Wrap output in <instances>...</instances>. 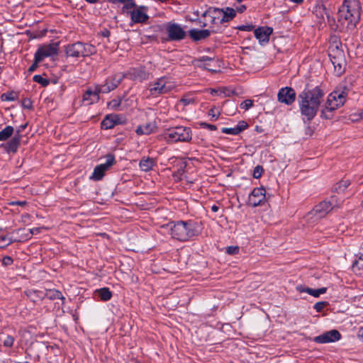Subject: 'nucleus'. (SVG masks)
Wrapping results in <instances>:
<instances>
[{
    "label": "nucleus",
    "mask_w": 363,
    "mask_h": 363,
    "mask_svg": "<svg viewBox=\"0 0 363 363\" xmlns=\"http://www.w3.org/2000/svg\"><path fill=\"white\" fill-rule=\"evenodd\" d=\"M324 91L318 87L304 90L298 96L299 110L303 119L311 121L324 101Z\"/></svg>",
    "instance_id": "nucleus-1"
},
{
    "label": "nucleus",
    "mask_w": 363,
    "mask_h": 363,
    "mask_svg": "<svg viewBox=\"0 0 363 363\" xmlns=\"http://www.w3.org/2000/svg\"><path fill=\"white\" fill-rule=\"evenodd\" d=\"M360 18L359 0H344L337 13L338 21L347 28H353Z\"/></svg>",
    "instance_id": "nucleus-2"
},
{
    "label": "nucleus",
    "mask_w": 363,
    "mask_h": 363,
    "mask_svg": "<svg viewBox=\"0 0 363 363\" xmlns=\"http://www.w3.org/2000/svg\"><path fill=\"white\" fill-rule=\"evenodd\" d=\"M347 91L346 89L341 90H335L327 97L324 108L321 111L320 116L323 118H330L328 112H333L340 107L342 106L346 101Z\"/></svg>",
    "instance_id": "nucleus-3"
},
{
    "label": "nucleus",
    "mask_w": 363,
    "mask_h": 363,
    "mask_svg": "<svg viewBox=\"0 0 363 363\" xmlns=\"http://www.w3.org/2000/svg\"><path fill=\"white\" fill-rule=\"evenodd\" d=\"M340 45L339 41L335 40L330 43L328 48V56L337 74H341L345 67V55Z\"/></svg>",
    "instance_id": "nucleus-4"
},
{
    "label": "nucleus",
    "mask_w": 363,
    "mask_h": 363,
    "mask_svg": "<svg viewBox=\"0 0 363 363\" xmlns=\"http://www.w3.org/2000/svg\"><path fill=\"white\" fill-rule=\"evenodd\" d=\"M164 139L169 143L189 142L192 138L190 128L175 126L167 129L164 133Z\"/></svg>",
    "instance_id": "nucleus-5"
},
{
    "label": "nucleus",
    "mask_w": 363,
    "mask_h": 363,
    "mask_svg": "<svg viewBox=\"0 0 363 363\" xmlns=\"http://www.w3.org/2000/svg\"><path fill=\"white\" fill-rule=\"evenodd\" d=\"M171 231L172 238L185 241L194 235V230L190 222L178 221L167 225Z\"/></svg>",
    "instance_id": "nucleus-6"
},
{
    "label": "nucleus",
    "mask_w": 363,
    "mask_h": 363,
    "mask_svg": "<svg viewBox=\"0 0 363 363\" xmlns=\"http://www.w3.org/2000/svg\"><path fill=\"white\" fill-rule=\"evenodd\" d=\"M176 86V83L170 78L162 77L150 83L147 91L149 92L150 95L157 96L169 93L173 90Z\"/></svg>",
    "instance_id": "nucleus-7"
},
{
    "label": "nucleus",
    "mask_w": 363,
    "mask_h": 363,
    "mask_svg": "<svg viewBox=\"0 0 363 363\" xmlns=\"http://www.w3.org/2000/svg\"><path fill=\"white\" fill-rule=\"evenodd\" d=\"M66 55L72 57H87L96 52V48L87 43L80 42L68 45L65 48Z\"/></svg>",
    "instance_id": "nucleus-8"
},
{
    "label": "nucleus",
    "mask_w": 363,
    "mask_h": 363,
    "mask_svg": "<svg viewBox=\"0 0 363 363\" xmlns=\"http://www.w3.org/2000/svg\"><path fill=\"white\" fill-rule=\"evenodd\" d=\"M115 157L113 155H108L106 157V162L104 164H100L97 165L92 172L91 176L90 177L91 179L99 181L103 178L104 174L106 171H108L111 167H112L115 164Z\"/></svg>",
    "instance_id": "nucleus-9"
},
{
    "label": "nucleus",
    "mask_w": 363,
    "mask_h": 363,
    "mask_svg": "<svg viewBox=\"0 0 363 363\" xmlns=\"http://www.w3.org/2000/svg\"><path fill=\"white\" fill-rule=\"evenodd\" d=\"M202 16L208 18L215 29L218 30L219 24L223 23V10L219 8H209L203 13Z\"/></svg>",
    "instance_id": "nucleus-10"
},
{
    "label": "nucleus",
    "mask_w": 363,
    "mask_h": 363,
    "mask_svg": "<svg viewBox=\"0 0 363 363\" xmlns=\"http://www.w3.org/2000/svg\"><path fill=\"white\" fill-rule=\"evenodd\" d=\"M266 190L263 187L255 188L248 197V203L256 207L262 205L265 201Z\"/></svg>",
    "instance_id": "nucleus-11"
},
{
    "label": "nucleus",
    "mask_w": 363,
    "mask_h": 363,
    "mask_svg": "<svg viewBox=\"0 0 363 363\" xmlns=\"http://www.w3.org/2000/svg\"><path fill=\"white\" fill-rule=\"evenodd\" d=\"M335 199L332 198L331 201H324L317 205L313 210L312 212L309 213L308 216H315L318 218H322L325 216L328 212L332 211L335 207L334 205Z\"/></svg>",
    "instance_id": "nucleus-12"
},
{
    "label": "nucleus",
    "mask_w": 363,
    "mask_h": 363,
    "mask_svg": "<svg viewBox=\"0 0 363 363\" xmlns=\"http://www.w3.org/2000/svg\"><path fill=\"white\" fill-rule=\"evenodd\" d=\"M57 44H50L41 46L35 53L36 55V62H41L45 57L55 55L57 53Z\"/></svg>",
    "instance_id": "nucleus-13"
},
{
    "label": "nucleus",
    "mask_w": 363,
    "mask_h": 363,
    "mask_svg": "<svg viewBox=\"0 0 363 363\" xmlns=\"http://www.w3.org/2000/svg\"><path fill=\"white\" fill-rule=\"evenodd\" d=\"M124 78L123 73H117L108 77L104 84L100 85L102 93H108L115 89Z\"/></svg>",
    "instance_id": "nucleus-14"
},
{
    "label": "nucleus",
    "mask_w": 363,
    "mask_h": 363,
    "mask_svg": "<svg viewBox=\"0 0 363 363\" xmlns=\"http://www.w3.org/2000/svg\"><path fill=\"white\" fill-rule=\"evenodd\" d=\"M277 99L280 103L291 105L295 101L296 92L291 87L281 88L278 92Z\"/></svg>",
    "instance_id": "nucleus-15"
},
{
    "label": "nucleus",
    "mask_w": 363,
    "mask_h": 363,
    "mask_svg": "<svg viewBox=\"0 0 363 363\" xmlns=\"http://www.w3.org/2000/svg\"><path fill=\"white\" fill-rule=\"evenodd\" d=\"M166 30L171 40H181L186 36V33L184 29L176 23L167 24Z\"/></svg>",
    "instance_id": "nucleus-16"
},
{
    "label": "nucleus",
    "mask_w": 363,
    "mask_h": 363,
    "mask_svg": "<svg viewBox=\"0 0 363 363\" xmlns=\"http://www.w3.org/2000/svg\"><path fill=\"white\" fill-rule=\"evenodd\" d=\"M340 333L336 330H332L314 337V341L318 343H328L339 340Z\"/></svg>",
    "instance_id": "nucleus-17"
},
{
    "label": "nucleus",
    "mask_w": 363,
    "mask_h": 363,
    "mask_svg": "<svg viewBox=\"0 0 363 363\" xmlns=\"http://www.w3.org/2000/svg\"><path fill=\"white\" fill-rule=\"evenodd\" d=\"M101 92L100 85H96L94 88L88 89L83 96V102L85 105H91L97 102L99 99V94Z\"/></svg>",
    "instance_id": "nucleus-18"
},
{
    "label": "nucleus",
    "mask_w": 363,
    "mask_h": 363,
    "mask_svg": "<svg viewBox=\"0 0 363 363\" xmlns=\"http://www.w3.org/2000/svg\"><path fill=\"white\" fill-rule=\"evenodd\" d=\"M21 138L20 130H17L13 138L6 143L1 144L0 147L3 148L6 152H16L20 145Z\"/></svg>",
    "instance_id": "nucleus-19"
},
{
    "label": "nucleus",
    "mask_w": 363,
    "mask_h": 363,
    "mask_svg": "<svg viewBox=\"0 0 363 363\" xmlns=\"http://www.w3.org/2000/svg\"><path fill=\"white\" fill-rule=\"evenodd\" d=\"M212 32H217V29L214 27H211V30L191 29L189 30V35L194 40L197 41L208 38Z\"/></svg>",
    "instance_id": "nucleus-20"
},
{
    "label": "nucleus",
    "mask_w": 363,
    "mask_h": 363,
    "mask_svg": "<svg viewBox=\"0 0 363 363\" xmlns=\"http://www.w3.org/2000/svg\"><path fill=\"white\" fill-rule=\"evenodd\" d=\"M272 31L273 30L270 27H259L255 30V35L260 43H267Z\"/></svg>",
    "instance_id": "nucleus-21"
},
{
    "label": "nucleus",
    "mask_w": 363,
    "mask_h": 363,
    "mask_svg": "<svg viewBox=\"0 0 363 363\" xmlns=\"http://www.w3.org/2000/svg\"><path fill=\"white\" fill-rule=\"evenodd\" d=\"M130 17L132 22L135 23H144L148 18V16L143 7L133 9V11H130Z\"/></svg>",
    "instance_id": "nucleus-22"
},
{
    "label": "nucleus",
    "mask_w": 363,
    "mask_h": 363,
    "mask_svg": "<svg viewBox=\"0 0 363 363\" xmlns=\"http://www.w3.org/2000/svg\"><path fill=\"white\" fill-rule=\"evenodd\" d=\"M121 123V118L116 114H110L105 117L101 122V128L108 130L113 128L116 125Z\"/></svg>",
    "instance_id": "nucleus-23"
},
{
    "label": "nucleus",
    "mask_w": 363,
    "mask_h": 363,
    "mask_svg": "<svg viewBox=\"0 0 363 363\" xmlns=\"http://www.w3.org/2000/svg\"><path fill=\"white\" fill-rule=\"evenodd\" d=\"M130 77L136 80H145L149 77V73L143 67L134 68L129 72Z\"/></svg>",
    "instance_id": "nucleus-24"
},
{
    "label": "nucleus",
    "mask_w": 363,
    "mask_h": 363,
    "mask_svg": "<svg viewBox=\"0 0 363 363\" xmlns=\"http://www.w3.org/2000/svg\"><path fill=\"white\" fill-rule=\"evenodd\" d=\"M156 125L154 123H150L145 125L138 126L135 130L138 135H149L156 130Z\"/></svg>",
    "instance_id": "nucleus-25"
},
{
    "label": "nucleus",
    "mask_w": 363,
    "mask_h": 363,
    "mask_svg": "<svg viewBox=\"0 0 363 363\" xmlns=\"http://www.w3.org/2000/svg\"><path fill=\"white\" fill-rule=\"evenodd\" d=\"M155 164L156 163L154 159L150 157H143L139 163V167L142 171L148 172L153 168Z\"/></svg>",
    "instance_id": "nucleus-26"
},
{
    "label": "nucleus",
    "mask_w": 363,
    "mask_h": 363,
    "mask_svg": "<svg viewBox=\"0 0 363 363\" xmlns=\"http://www.w3.org/2000/svg\"><path fill=\"white\" fill-rule=\"evenodd\" d=\"M314 13L319 18L323 20H324L325 17H327L328 18L330 17L329 12L327 11L325 6L322 4H318L315 7Z\"/></svg>",
    "instance_id": "nucleus-27"
},
{
    "label": "nucleus",
    "mask_w": 363,
    "mask_h": 363,
    "mask_svg": "<svg viewBox=\"0 0 363 363\" xmlns=\"http://www.w3.org/2000/svg\"><path fill=\"white\" fill-rule=\"evenodd\" d=\"M223 10V21L224 23L231 21L236 16V11L230 7L222 8Z\"/></svg>",
    "instance_id": "nucleus-28"
},
{
    "label": "nucleus",
    "mask_w": 363,
    "mask_h": 363,
    "mask_svg": "<svg viewBox=\"0 0 363 363\" xmlns=\"http://www.w3.org/2000/svg\"><path fill=\"white\" fill-rule=\"evenodd\" d=\"M200 64L199 66L212 72H216V69L213 66L211 65L212 63H215V61L209 57H203L199 60Z\"/></svg>",
    "instance_id": "nucleus-29"
},
{
    "label": "nucleus",
    "mask_w": 363,
    "mask_h": 363,
    "mask_svg": "<svg viewBox=\"0 0 363 363\" xmlns=\"http://www.w3.org/2000/svg\"><path fill=\"white\" fill-rule=\"evenodd\" d=\"M95 294L104 301L110 300L112 296V294L108 288H102L96 290Z\"/></svg>",
    "instance_id": "nucleus-30"
},
{
    "label": "nucleus",
    "mask_w": 363,
    "mask_h": 363,
    "mask_svg": "<svg viewBox=\"0 0 363 363\" xmlns=\"http://www.w3.org/2000/svg\"><path fill=\"white\" fill-rule=\"evenodd\" d=\"M45 297L50 300L55 299H61L64 300L65 297L62 296V293L55 289H49L45 292Z\"/></svg>",
    "instance_id": "nucleus-31"
},
{
    "label": "nucleus",
    "mask_w": 363,
    "mask_h": 363,
    "mask_svg": "<svg viewBox=\"0 0 363 363\" xmlns=\"http://www.w3.org/2000/svg\"><path fill=\"white\" fill-rule=\"evenodd\" d=\"M13 128L11 125H7L1 131H0V141L6 140L13 134Z\"/></svg>",
    "instance_id": "nucleus-32"
},
{
    "label": "nucleus",
    "mask_w": 363,
    "mask_h": 363,
    "mask_svg": "<svg viewBox=\"0 0 363 363\" xmlns=\"http://www.w3.org/2000/svg\"><path fill=\"white\" fill-rule=\"evenodd\" d=\"M116 2L123 4V11L130 13V11H133L135 8V4L133 0H116Z\"/></svg>",
    "instance_id": "nucleus-33"
},
{
    "label": "nucleus",
    "mask_w": 363,
    "mask_h": 363,
    "mask_svg": "<svg viewBox=\"0 0 363 363\" xmlns=\"http://www.w3.org/2000/svg\"><path fill=\"white\" fill-rule=\"evenodd\" d=\"M185 167H186L185 163L182 161H180L179 167L178 170L173 174V177L176 181H179L182 179V177L184 174Z\"/></svg>",
    "instance_id": "nucleus-34"
},
{
    "label": "nucleus",
    "mask_w": 363,
    "mask_h": 363,
    "mask_svg": "<svg viewBox=\"0 0 363 363\" xmlns=\"http://www.w3.org/2000/svg\"><path fill=\"white\" fill-rule=\"evenodd\" d=\"M352 269L354 272L363 269V255H361L358 259L354 262Z\"/></svg>",
    "instance_id": "nucleus-35"
},
{
    "label": "nucleus",
    "mask_w": 363,
    "mask_h": 363,
    "mask_svg": "<svg viewBox=\"0 0 363 363\" xmlns=\"http://www.w3.org/2000/svg\"><path fill=\"white\" fill-rule=\"evenodd\" d=\"M242 130V129L238 126L235 128H222V132L225 134L235 135L239 134Z\"/></svg>",
    "instance_id": "nucleus-36"
},
{
    "label": "nucleus",
    "mask_w": 363,
    "mask_h": 363,
    "mask_svg": "<svg viewBox=\"0 0 363 363\" xmlns=\"http://www.w3.org/2000/svg\"><path fill=\"white\" fill-rule=\"evenodd\" d=\"M350 184V182L349 180H342L340 181L335 187V189L338 192H343Z\"/></svg>",
    "instance_id": "nucleus-37"
},
{
    "label": "nucleus",
    "mask_w": 363,
    "mask_h": 363,
    "mask_svg": "<svg viewBox=\"0 0 363 363\" xmlns=\"http://www.w3.org/2000/svg\"><path fill=\"white\" fill-rule=\"evenodd\" d=\"M327 291V288L323 287L318 289H312L311 291L310 295L313 296V297L318 298L321 294H324Z\"/></svg>",
    "instance_id": "nucleus-38"
},
{
    "label": "nucleus",
    "mask_w": 363,
    "mask_h": 363,
    "mask_svg": "<svg viewBox=\"0 0 363 363\" xmlns=\"http://www.w3.org/2000/svg\"><path fill=\"white\" fill-rule=\"evenodd\" d=\"M33 80L43 86H46L49 84V81L47 79L43 78L41 75H35L33 77Z\"/></svg>",
    "instance_id": "nucleus-39"
},
{
    "label": "nucleus",
    "mask_w": 363,
    "mask_h": 363,
    "mask_svg": "<svg viewBox=\"0 0 363 363\" xmlns=\"http://www.w3.org/2000/svg\"><path fill=\"white\" fill-rule=\"evenodd\" d=\"M120 105H121V99H113L112 101H111L108 104V107L110 109L117 110L119 108Z\"/></svg>",
    "instance_id": "nucleus-40"
},
{
    "label": "nucleus",
    "mask_w": 363,
    "mask_h": 363,
    "mask_svg": "<svg viewBox=\"0 0 363 363\" xmlns=\"http://www.w3.org/2000/svg\"><path fill=\"white\" fill-rule=\"evenodd\" d=\"M253 106V101L251 100V99H247L244 101H242L240 106L242 109H244V110H248L249 108H250L252 106Z\"/></svg>",
    "instance_id": "nucleus-41"
},
{
    "label": "nucleus",
    "mask_w": 363,
    "mask_h": 363,
    "mask_svg": "<svg viewBox=\"0 0 363 363\" xmlns=\"http://www.w3.org/2000/svg\"><path fill=\"white\" fill-rule=\"evenodd\" d=\"M14 338L11 335H7L3 340V344L5 347H11L13 344Z\"/></svg>",
    "instance_id": "nucleus-42"
},
{
    "label": "nucleus",
    "mask_w": 363,
    "mask_h": 363,
    "mask_svg": "<svg viewBox=\"0 0 363 363\" xmlns=\"http://www.w3.org/2000/svg\"><path fill=\"white\" fill-rule=\"evenodd\" d=\"M233 92L225 87L220 88L219 96L222 97L230 96Z\"/></svg>",
    "instance_id": "nucleus-43"
},
{
    "label": "nucleus",
    "mask_w": 363,
    "mask_h": 363,
    "mask_svg": "<svg viewBox=\"0 0 363 363\" xmlns=\"http://www.w3.org/2000/svg\"><path fill=\"white\" fill-rule=\"evenodd\" d=\"M262 172H263L262 167L258 165V166L255 167V168L254 169L253 177L256 179H258L262 176Z\"/></svg>",
    "instance_id": "nucleus-44"
},
{
    "label": "nucleus",
    "mask_w": 363,
    "mask_h": 363,
    "mask_svg": "<svg viewBox=\"0 0 363 363\" xmlns=\"http://www.w3.org/2000/svg\"><path fill=\"white\" fill-rule=\"evenodd\" d=\"M13 259L10 256H5L2 259V264L4 266H9L13 264Z\"/></svg>",
    "instance_id": "nucleus-45"
},
{
    "label": "nucleus",
    "mask_w": 363,
    "mask_h": 363,
    "mask_svg": "<svg viewBox=\"0 0 363 363\" xmlns=\"http://www.w3.org/2000/svg\"><path fill=\"white\" fill-rule=\"evenodd\" d=\"M325 302H318L314 305V308L318 311H321L323 308L325 306Z\"/></svg>",
    "instance_id": "nucleus-46"
},
{
    "label": "nucleus",
    "mask_w": 363,
    "mask_h": 363,
    "mask_svg": "<svg viewBox=\"0 0 363 363\" xmlns=\"http://www.w3.org/2000/svg\"><path fill=\"white\" fill-rule=\"evenodd\" d=\"M240 30L251 31L254 29V26L252 25H242L238 28Z\"/></svg>",
    "instance_id": "nucleus-47"
},
{
    "label": "nucleus",
    "mask_w": 363,
    "mask_h": 363,
    "mask_svg": "<svg viewBox=\"0 0 363 363\" xmlns=\"http://www.w3.org/2000/svg\"><path fill=\"white\" fill-rule=\"evenodd\" d=\"M227 252L230 255H233V254H236L239 251V249L238 247H233V246H231V247H228L227 248Z\"/></svg>",
    "instance_id": "nucleus-48"
},
{
    "label": "nucleus",
    "mask_w": 363,
    "mask_h": 363,
    "mask_svg": "<svg viewBox=\"0 0 363 363\" xmlns=\"http://www.w3.org/2000/svg\"><path fill=\"white\" fill-rule=\"evenodd\" d=\"M208 115L214 118V120H217L219 117L220 113H216L215 108H213L209 111Z\"/></svg>",
    "instance_id": "nucleus-49"
},
{
    "label": "nucleus",
    "mask_w": 363,
    "mask_h": 363,
    "mask_svg": "<svg viewBox=\"0 0 363 363\" xmlns=\"http://www.w3.org/2000/svg\"><path fill=\"white\" fill-rule=\"evenodd\" d=\"M296 289L299 291V292H306L308 294H311V291L312 289L311 288H308V287H303L302 286H298L296 287Z\"/></svg>",
    "instance_id": "nucleus-50"
},
{
    "label": "nucleus",
    "mask_w": 363,
    "mask_h": 363,
    "mask_svg": "<svg viewBox=\"0 0 363 363\" xmlns=\"http://www.w3.org/2000/svg\"><path fill=\"white\" fill-rule=\"evenodd\" d=\"M40 62H36V55H35V60H34V62L33 64L29 67L28 69V72H34L37 67H38V64Z\"/></svg>",
    "instance_id": "nucleus-51"
},
{
    "label": "nucleus",
    "mask_w": 363,
    "mask_h": 363,
    "mask_svg": "<svg viewBox=\"0 0 363 363\" xmlns=\"http://www.w3.org/2000/svg\"><path fill=\"white\" fill-rule=\"evenodd\" d=\"M181 101L184 104V105L186 106L194 103V99L191 98H183L182 99Z\"/></svg>",
    "instance_id": "nucleus-52"
},
{
    "label": "nucleus",
    "mask_w": 363,
    "mask_h": 363,
    "mask_svg": "<svg viewBox=\"0 0 363 363\" xmlns=\"http://www.w3.org/2000/svg\"><path fill=\"white\" fill-rule=\"evenodd\" d=\"M201 126H203L204 128H208L211 130H216V125H211V124H208V123H201Z\"/></svg>",
    "instance_id": "nucleus-53"
},
{
    "label": "nucleus",
    "mask_w": 363,
    "mask_h": 363,
    "mask_svg": "<svg viewBox=\"0 0 363 363\" xmlns=\"http://www.w3.org/2000/svg\"><path fill=\"white\" fill-rule=\"evenodd\" d=\"M354 116H355V115H354ZM360 118H361V119H363V110H362V111H361L358 113V115H357V116H356V117L352 118H351V120H352V121H357V120H359V119H360Z\"/></svg>",
    "instance_id": "nucleus-54"
},
{
    "label": "nucleus",
    "mask_w": 363,
    "mask_h": 363,
    "mask_svg": "<svg viewBox=\"0 0 363 363\" xmlns=\"http://www.w3.org/2000/svg\"><path fill=\"white\" fill-rule=\"evenodd\" d=\"M357 336L360 340L363 341V327L359 330Z\"/></svg>",
    "instance_id": "nucleus-55"
},
{
    "label": "nucleus",
    "mask_w": 363,
    "mask_h": 363,
    "mask_svg": "<svg viewBox=\"0 0 363 363\" xmlns=\"http://www.w3.org/2000/svg\"><path fill=\"white\" fill-rule=\"evenodd\" d=\"M40 231V228H33L30 229V233L33 235L38 234Z\"/></svg>",
    "instance_id": "nucleus-56"
},
{
    "label": "nucleus",
    "mask_w": 363,
    "mask_h": 363,
    "mask_svg": "<svg viewBox=\"0 0 363 363\" xmlns=\"http://www.w3.org/2000/svg\"><path fill=\"white\" fill-rule=\"evenodd\" d=\"M245 9H246L245 6L242 5L238 7L237 10H235V11H236V12L242 13Z\"/></svg>",
    "instance_id": "nucleus-57"
},
{
    "label": "nucleus",
    "mask_w": 363,
    "mask_h": 363,
    "mask_svg": "<svg viewBox=\"0 0 363 363\" xmlns=\"http://www.w3.org/2000/svg\"><path fill=\"white\" fill-rule=\"evenodd\" d=\"M211 94H215V95H218L219 96V94H220V88L219 89H211Z\"/></svg>",
    "instance_id": "nucleus-58"
},
{
    "label": "nucleus",
    "mask_w": 363,
    "mask_h": 363,
    "mask_svg": "<svg viewBox=\"0 0 363 363\" xmlns=\"http://www.w3.org/2000/svg\"><path fill=\"white\" fill-rule=\"evenodd\" d=\"M2 96L5 97V99L7 100V101H13L14 99L13 97L10 96L6 95V94H4Z\"/></svg>",
    "instance_id": "nucleus-59"
},
{
    "label": "nucleus",
    "mask_w": 363,
    "mask_h": 363,
    "mask_svg": "<svg viewBox=\"0 0 363 363\" xmlns=\"http://www.w3.org/2000/svg\"><path fill=\"white\" fill-rule=\"evenodd\" d=\"M26 127V125H21L19 126L16 130V133H17V130H20V133L25 129V128Z\"/></svg>",
    "instance_id": "nucleus-60"
},
{
    "label": "nucleus",
    "mask_w": 363,
    "mask_h": 363,
    "mask_svg": "<svg viewBox=\"0 0 363 363\" xmlns=\"http://www.w3.org/2000/svg\"><path fill=\"white\" fill-rule=\"evenodd\" d=\"M219 208L218 206L213 205L211 206V211L213 212H217L218 211Z\"/></svg>",
    "instance_id": "nucleus-61"
},
{
    "label": "nucleus",
    "mask_w": 363,
    "mask_h": 363,
    "mask_svg": "<svg viewBox=\"0 0 363 363\" xmlns=\"http://www.w3.org/2000/svg\"><path fill=\"white\" fill-rule=\"evenodd\" d=\"M86 2L88 3H90V4H95L99 0H85Z\"/></svg>",
    "instance_id": "nucleus-62"
},
{
    "label": "nucleus",
    "mask_w": 363,
    "mask_h": 363,
    "mask_svg": "<svg viewBox=\"0 0 363 363\" xmlns=\"http://www.w3.org/2000/svg\"><path fill=\"white\" fill-rule=\"evenodd\" d=\"M291 1L294 2V3H296V4H300L301 3L303 0H290Z\"/></svg>",
    "instance_id": "nucleus-63"
},
{
    "label": "nucleus",
    "mask_w": 363,
    "mask_h": 363,
    "mask_svg": "<svg viewBox=\"0 0 363 363\" xmlns=\"http://www.w3.org/2000/svg\"><path fill=\"white\" fill-rule=\"evenodd\" d=\"M25 203H26L25 201H18V202H16V204L21 205V206L24 205Z\"/></svg>",
    "instance_id": "nucleus-64"
}]
</instances>
